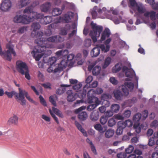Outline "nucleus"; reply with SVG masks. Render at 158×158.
I'll return each instance as SVG.
<instances>
[{"mask_svg": "<svg viewBox=\"0 0 158 158\" xmlns=\"http://www.w3.org/2000/svg\"><path fill=\"white\" fill-rule=\"evenodd\" d=\"M111 41V39L109 38L106 40L104 43L106 45L105 47L104 44H101L96 45V47H94L91 51L90 55L92 57H96L98 56L100 54V49L102 52L106 53L108 52L110 49L109 43Z\"/></svg>", "mask_w": 158, "mask_h": 158, "instance_id": "f257e3e1", "label": "nucleus"}, {"mask_svg": "<svg viewBox=\"0 0 158 158\" xmlns=\"http://www.w3.org/2000/svg\"><path fill=\"white\" fill-rule=\"evenodd\" d=\"M92 29L89 33V35L91 37L94 43H96L97 39L99 38L100 35L103 29V27L101 25H98L96 23L92 21L90 24Z\"/></svg>", "mask_w": 158, "mask_h": 158, "instance_id": "f03ea898", "label": "nucleus"}, {"mask_svg": "<svg viewBox=\"0 0 158 158\" xmlns=\"http://www.w3.org/2000/svg\"><path fill=\"white\" fill-rule=\"evenodd\" d=\"M122 70L123 72H125L126 76L127 77L132 79L133 78L134 76H135V79L136 81V88L137 89H138L139 91L141 93V94H142L143 92L142 90L138 88V81L139 80V77H138L136 76L135 72L134 70L132 68H131V69H129L127 67L124 66H123L122 68ZM139 96L140 98H141L142 97V94H141L140 95H139Z\"/></svg>", "mask_w": 158, "mask_h": 158, "instance_id": "7ed1b4c3", "label": "nucleus"}, {"mask_svg": "<svg viewBox=\"0 0 158 158\" xmlns=\"http://www.w3.org/2000/svg\"><path fill=\"white\" fill-rule=\"evenodd\" d=\"M48 46L46 45H38L34 47L33 50L31 52L35 57L36 61H39L42 57L44 54L42 53L43 51L45 50L46 47Z\"/></svg>", "mask_w": 158, "mask_h": 158, "instance_id": "20e7f679", "label": "nucleus"}, {"mask_svg": "<svg viewBox=\"0 0 158 158\" xmlns=\"http://www.w3.org/2000/svg\"><path fill=\"white\" fill-rule=\"evenodd\" d=\"M19 93H18L15 91L13 90L11 92L6 91L5 92V94L9 98H12L14 95H15V98L16 99H22V102L23 104H24V98L22 93V89L20 88H19Z\"/></svg>", "mask_w": 158, "mask_h": 158, "instance_id": "39448f33", "label": "nucleus"}, {"mask_svg": "<svg viewBox=\"0 0 158 158\" xmlns=\"http://www.w3.org/2000/svg\"><path fill=\"white\" fill-rule=\"evenodd\" d=\"M13 21L16 23H22L27 24L29 23L28 16L24 15H16L13 19Z\"/></svg>", "mask_w": 158, "mask_h": 158, "instance_id": "423d86ee", "label": "nucleus"}, {"mask_svg": "<svg viewBox=\"0 0 158 158\" xmlns=\"http://www.w3.org/2000/svg\"><path fill=\"white\" fill-rule=\"evenodd\" d=\"M86 108L85 106H83L76 109L75 112L79 113L78 117L80 121H83L86 120L88 118V114L85 111H81Z\"/></svg>", "mask_w": 158, "mask_h": 158, "instance_id": "0eeeda50", "label": "nucleus"}, {"mask_svg": "<svg viewBox=\"0 0 158 158\" xmlns=\"http://www.w3.org/2000/svg\"><path fill=\"white\" fill-rule=\"evenodd\" d=\"M16 68L18 71L22 75H24V72L28 70L26 64L21 61L16 62Z\"/></svg>", "mask_w": 158, "mask_h": 158, "instance_id": "6e6552de", "label": "nucleus"}, {"mask_svg": "<svg viewBox=\"0 0 158 158\" xmlns=\"http://www.w3.org/2000/svg\"><path fill=\"white\" fill-rule=\"evenodd\" d=\"M74 16V13L73 12L71 11H69L67 13L64 15L63 17H60L58 22L59 23L64 21L66 23H69L73 18Z\"/></svg>", "mask_w": 158, "mask_h": 158, "instance_id": "1a4fd4ad", "label": "nucleus"}, {"mask_svg": "<svg viewBox=\"0 0 158 158\" xmlns=\"http://www.w3.org/2000/svg\"><path fill=\"white\" fill-rule=\"evenodd\" d=\"M35 42L37 45H46L48 46L46 47L45 50L43 52V54H47L48 56L50 55L52 53L51 51L49 49H47V48H48L50 47V46L47 44V42L45 40H35Z\"/></svg>", "mask_w": 158, "mask_h": 158, "instance_id": "9d476101", "label": "nucleus"}, {"mask_svg": "<svg viewBox=\"0 0 158 158\" xmlns=\"http://www.w3.org/2000/svg\"><path fill=\"white\" fill-rule=\"evenodd\" d=\"M12 3L10 0H4L0 7L1 10L3 11L9 10L11 7Z\"/></svg>", "mask_w": 158, "mask_h": 158, "instance_id": "9b49d317", "label": "nucleus"}, {"mask_svg": "<svg viewBox=\"0 0 158 158\" xmlns=\"http://www.w3.org/2000/svg\"><path fill=\"white\" fill-rule=\"evenodd\" d=\"M44 16L43 14L38 13L37 12L34 11L33 12L32 16H28L29 23L33 21L35 19H40L39 21L41 23V22L43 21Z\"/></svg>", "mask_w": 158, "mask_h": 158, "instance_id": "f8f14e48", "label": "nucleus"}, {"mask_svg": "<svg viewBox=\"0 0 158 158\" xmlns=\"http://www.w3.org/2000/svg\"><path fill=\"white\" fill-rule=\"evenodd\" d=\"M87 102L89 104H91L94 102L97 98L95 96V94L94 90L91 89L89 90L87 93Z\"/></svg>", "mask_w": 158, "mask_h": 158, "instance_id": "ddd939ff", "label": "nucleus"}, {"mask_svg": "<svg viewBox=\"0 0 158 158\" xmlns=\"http://www.w3.org/2000/svg\"><path fill=\"white\" fill-rule=\"evenodd\" d=\"M111 34V32L110 30L108 28H106L101 34V38L99 41L101 42H102L105 40L106 38H108L107 39L110 38L111 39V38H109Z\"/></svg>", "mask_w": 158, "mask_h": 158, "instance_id": "4468645a", "label": "nucleus"}, {"mask_svg": "<svg viewBox=\"0 0 158 158\" xmlns=\"http://www.w3.org/2000/svg\"><path fill=\"white\" fill-rule=\"evenodd\" d=\"M68 96L67 99L68 102H72L74 101L77 97V94L73 92L72 90H69L67 92Z\"/></svg>", "mask_w": 158, "mask_h": 158, "instance_id": "2eb2a0df", "label": "nucleus"}, {"mask_svg": "<svg viewBox=\"0 0 158 158\" xmlns=\"http://www.w3.org/2000/svg\"><path fill=\"white\" fill-rule=\"evenodd\" d=\"M71 26L68 23L66 24L65 25L60 29V34L63 35H66L70 31Z\"/></svg>", "mask_w": 158, "mask_h": 158, "instance_id": "dca6fc26", "label": "nucleus"}, {"mask_svg": "<svg viewBox=\"0 0 158 158\" xmlns=\"http://www.w3.org/2000/svg\"><path fill=\"white\" fill-rule=\"evenodd\" d=\"M70 86V85L61 84L60 87L56 90V94L58 95L63 94L66 91V87H69Z\"/></svg>", "mask_w": 158, "mask_h": 158, "instance_id": "f3484780", "label": "nucleus"}, {"mask_svg": "<svg viewBox=\"0 0 158 158\" xmlns=\"http://www.w3.org/2000/svg\"><path fill=\"white\" fill-rule=\"evenodd\" d=\"M144 15L146 17H150L152 21H154L156 19V12L152 10L150 12L147 11L144 13Z\"/></svg>", "mask_w": 158, "mask_h": 158, "instance_id": "a211bd4d", "label": "nucleus"}, {"mask_svg": "<svg viewBox=\"0 0 158 158\" xmlns=\"http://www.w3.org/2000/svg\"><path fill=\"white\" fill-rule=\"evenodd\" d=\"M115 98L118 100H121L123 96L122 92L119 90L116 89L113 92Z\"/></svg>", "mask_w": 158, "mask_h": 158, "instance_id": "6ab92c4d", "label": "nucleus"}, {"mask_svg": "<svg viewBox=\"0 0 158 158\" xmlns=\"http://www.w3.org/2000/svg\"><path fill=\"white\" fill-rule=\"evenodd\" d=\"M99 117V113L98 111H93L90 114V119L93 121L98 120Z\"/></svg>", "mask_w": 158, "mask_h": 158, "instance_id": "aec40b11", "label": "nucleus"}, {"mask_svg": "<svg viewBox=\"0 0 158 158\" xmlns=\"http://www.w3.org/2000/svg\"><path fill=\"white\" fill-rule=\"evenodd\" d=\"M52 21V18L51 16H44L43 18V21L41 23L43 24L46 25L51 23Z\"/></svg>", "mask_w": 158, "mask_h": 158, "instance_id": "412c9836", "label": "nucleus"}, {"mask_svg": "<svg viewBox=\"0 0 158 158\" xmlns=\"http://www.w3.org/2000/svg\"><path fill=\"white\" fill-rule=\"evenodd\" d=\"M50 6V3L47 2L42 5L40 6V8L42 12H46L49 10Z\"/></svg>", "mask_w": 158, "mask_h": 158, "instance_id": "4be33fe9", "label": "nucleus"}, {"mask_svg": "<svg viewBox=\"0 0 158 158\" xmlns=\"http://www.w3.org/2000/svg\"><path fill=\"white\" fill-rule=\"evenodd\" d=\"M75 124L77 129L82 133L83 135L85 136H87V134L86 131L85 129L82 128V126L77 121L75 120Z\"/></svg>", "mask_w": 158, "mask_h": 158, "instance_id": "5701e85b", "label": "nucleus"}, {"mask_svg": "<svg viewBox=\"0 0 158 158\" xmlns=\"http://www.w3.org/2000/svg\"><path fill=\"white\" fill-rule=\"evenodd\" d=\"M110 19L113 21L115 24H118L120 23V21L122 19V18L121 16L117 17V16L114 15L111 16Z\"/></svg>", "mask_w": 158, "mask_h": 158, "instance_id": "b1692460", "label": "nucleus"}, {"mask_svg": "<svg viewBox=\"0 0 158 158\" xmlns=\"http://www.w3.org/2000/svg\"><path fill=\"white\" fill-rule=\"evenodd\" d=\"M31 0H20L17 4V5L20 8H23L27 5L30 2Z\"/></svg>", "mask_w": 158, "mask_h": 158, "instance_id": "393cba45", "label": "nucleus"}, {"mask_svg": "<svg viewBox=\"0 0 158 158\" xmlns=\"http://www.w3.org/2000/svg\"><path fill=\"white\" fill-rule=\"evenodd\" d=\"M18 118L15 114H13V116L9 119L8 122L9 123L13 124L15 125H17L18 123Z\"/></svg>", "mask_w": 158, "mask_h": 158, "instance_id": "a878e982", "label": "nucleus"}, {"mask_svg": "<svg viewBox=\"0 0 158 158\" xmlns=\"http://www.w3.org/2000/svg\"><path fill=\"white\" fill-rule=\"evenodd\" d=\"M22 93L23 94V97L24 98V99L23 100H24V104H23L22 103V102H23V100L19 99V100H20L21 101V105H22L23 106H25L26 105V99H25L24 96H25L26 97V98L27 99H28V100L29 99L31 98H30V96H29L28 92L27 91H26V90H22Z\"/></svg>", "mask_w": 158, "mask_h": 158, "instance_id": "bb28decb", "label": "nucleus"}, {"mask_svg": "<svg viewBox=\"0 0 158 158\" xmlns=\"http://www.w3.org/2000/svg\"><path fill=\"white\" fill-rule=\"evenodd\" d=\"M94 127L96 130L101 133H103L105 131L103 127L99 123H97L94 126Z\"/></svg>", "mask_w": 158, "mask_h": 158, "instance_id": "cd10ccee", "label": "nucleus"}, {"mask_svg": "<svg viewBox=\"0 0 158 158\" xmlns=\"http://www.w3.org/2000/svg\"><path fill=\"white\" fill-rule=\"evenodd\" d=\"M101 67L98 65L94 67L92 70V73L93 75H98L101 71Z\"/></svg>", "mask_w": 158, "mask_h": 158, "instance_id": "c85d7f7f", "label": "nucleus"}, {"mask_svg": "<svg viewBox=\"0 0 158 158\" xmlns=\"http://www.w3.org/2000/svg\"><path fill=\"white\" fill-rule=\"evenodd\" d=\"M121 90L123 92V95L124 97L128 96L129 94V91L127 87L123 85L121 86Z\"/></svg>", "mask_w": 158, "mask_h": 158, "instance_id": "c756f323", "label": "nucleus"}, {"mask_svg": "<svg viewBox=\"0 0 158 158\" xmlns=\"http://www.w3.org/2000/svg\"><path fill=\"white\" fill-rule=\"evenodd\" d=\"M39 40H45L47 41V43L48 42H55L56 43V35L53 36H51L47 38L44 39H44L40 38Z\"/></svg>", "mask_w": 158, "mask_h": 158, "instance_id": "7c9ffc66", "label": "nucleus"}, {"mask_svg": "<svg viewBox=\"0 0 158 158\" xmlns=\"http://www.w3.org/2000/svg\"><path fill=\"white\" fill-rule=\"evenodd\" d=\"M111 58L110 57H108L106 58L104 61V64L102 65V68L106 69L111 63Z\"/></svg>", "mask_w": 158, "mask_h": 158, "instance_id": "2f4dec72", "label": "nucleus"}, {"mask_svg": "<svg viewBox=\"0 0 158 158\" xmlns=\"http://www.w3.org/2000/svg\"><path fill=\"white\" fill-rule=\"evenodd\" d=\"M33 11V7L32 6H28L26 7L23 11L24 14H30V16L32 15V13L34 12Z\"/></svg>", "mask_w": 158, "mask_h": 158, "instance_id": "473e14b6", "label": "nucleus"}, {"mask_svg": "<svg viewBox=\"0 0 158 158\" xmlns=\"http://www.w3.org/2000/svg\"><path fill=\"white\" fill-rule=\"evenodd\" d=\"M31 29L33 31L35 32L36 31L39 29L41 27V26L39 23L34 22L32 25Z\"/></svg>", "mask_w": 158, "mask_h": 158, "instance_id": "72a5a7b5", "label": "nucleus"}, {"mask_svg": "<svg viewBox=\"0 0 158 158\" xmlns=\"http://www.w3.org/2000/svg\"><path fill=\"white\" fill-rule=\"evenodd\" d=\"M67 60H62L61 61L60 63L59 64L58 66L60 69V70H63V69L66 68L67 66L68 63Z\"/></svg>", "mask_w": 158, "mask_h": 158, "instance_id": "f704fd0d", "label": "nucleus"}, {"mask_svg": "<svg viewBox=\"0 0 158 158\" xmlns=\"http://www.w3.org/2000/svg\"><path fill=\"white\" fill-rule=\"evenodd\" d=\"M62 13V10L59 8H54L52 12V15L54 16L60 15Z\"/></svg>", "mask_w": 158, "mask_h": 158, "instance_id": "c9c22d12", "label": "nucleus"}, {"mask_svg": "<svg viewBox=\"0 0 158 158\" xmlns=\"http://www.w3.org/2000/svg\"><path fill=\"white\" fill-rule=\"evenodd\" d=\"M98 7L97 6H94L91 11V14L92 15V18L93 19H96L98 17V13L97 12V10Z\"/></svg>", "mask_w": 158, "mask_h": 158, "instance_id": "e433bc0d", "label": "nucleus"}, {"mask_svg": "<svg viewBox=\"0 0 158 158\" xmlns=\"http://www.w3.org/2000/svg\"><path fill=\"white\" fill-rule=\"evenodd\" d=\"M141 117L142 114L139 113H138L133 116V120L135 122H138Z\"/></svg>", "mask_w": 158, "mask_h": 158, "instance_id": "4c0bfd02", "label": "nucleus"}, {"mask_svg": "<svg viewBox=\"0 0 158 158\" xmlns=\"http://www.w3.org/2000/svg\"><path fill=\"white\" fill-rule=\"evenodd\" d=\"M114 131L110 129H108L105 133V136L106 138H109L112 137L114 134Z\"/></svg>", "mask_w": 158, "mask_h": 158, "instance_id": "58836bf2", "label": "nucleus"}, {"mask_svg": "<svg viewBox=\"0 0 158 158\" xmlns=\"http://www.w3.org/2000/svg\"><path fill=\"white\" fill-rule=\"evenodd\" d=\"M57 59L55 57L50 58L48 60V64L51 66H55Z\"/></svg>", "mask_w": 158, "mask_h": 158, "instance_id": "ea45409f", "label": "nucleus"}, {"mask_svg": "<svg viewBox=\"0 0 158 158\" xmlns=\"http://www.w3.org/2000/svg\"><path fill=\"white\" fill-rule=\"evenodd\" d=\"M124 86L127 87L130 89L131 91L132 92L134 88V84L131 82H125L124 83Z\"/></svg>", "mask_w": 158, "mask_h": 158, "instance_id": "a19ab883", "label": "nucleus"}, {"mask_svg": "<svg viewBox=\"0 0 158 158\" xmlns=\"http://www.w3.org/2000/svg\"><path fill=\"white\" fill-rule=\"evenodd\" d=\"M85 88H85V86L83 88L82 91H81V93H79L78 94H77V96L81 98H82L85 97L87 93V91L85 89Z\"/></svg>", "mask_w": 158, "mask_h": 158, "instance_id": "79ce46f5", "label": "nucleus"}, {"mask_svg": "<svg viewBox=\"0 0 158 158\" xmlns=\"http://www.w3.org/2000/svg\"><path fill=\"white\" fill-rule=\"evenodd\" d=\"M93 77L92 76H89L86 78L85 80L86 84L85 86V88H88V86L90 85V83L93 80Z\"/></svg>", "mask_w": 158, "mask_h": 158, "instance_id": "37998d69", "label": "nucleus"}, {"mask_svg": "<svg viewBox=\"0 0 158 158\" xmlns=\"http://www.w3.org/2000/svg\"><path fill=\"white\" fill-rule=\"evenodd\" d=\"M120 108L119 106L117 104H114L112 105L111 110L114 113L117 112Z\"/></svg>", "mask_w": 158, "mask_h": 158, "instance_id": "c03bdc74", "label": "nucleus"}, {"mask_svg": "<svg viewBox=\"0 0 158 158\" xmlns=\"http://www.w3.org/2000/svg\"><path fill=\"white\" fill-rule=\"evenodd\" d=\"M75 55L73 54H71L69 55L67 58V60L68 62L70 61V63H72V64H73L74 62L73 61V60L74 57Z\"/></svg>", "mask_w": 158, "mask_h": 158, "instance_id": "a18cd8bd", "label": "nucleus"}, {"mask_svg": "<svg viewBox=\"0 0 158 158\" xmlns=\"http://www.w3.org/2000/svg\"><path fill=\"white\" fill-rule=\"evenodd\" d=\"M82 86V84L81 83H80L78 84H76L74 85L73 86V89L77 92L81 90V87Z\"/></svg>", "mask_w": 158, "mask_h": 158, "instance_id": "49530a36", "label": "nucleus"}, {"mask_svg": "<svg viewBox=\"0 0 158 158\" xmlns=\"http://www.w3.org/2000/svg\"><path fill=\"white\" fill-rule=\"evenodd\" d=\"M111 97L110 94H102L101 96V99L102 100L104 101L105 100H107V99H110Z\"/></svg>", "mask_w": 158, "mask_h": 158, "instance_id": "de8ad7c7", "label": "nucleus"}, {"mask_svg": "<svg viewBox=\"0 0 158 158\" xmlns=\"http://www.w3.org/2000/svg\"><path fill=\"white\" fill-rule=\"evenodd\" d=\"M116 123V121L113 118L110 119L108 122V126L109 127H112L114 126Z\"/></svg>", "mask_w": 158, "mask_h": 158, "instance_id": "09e8293b", "label": "nucleus"}, {"mask_svg": "<svg viewBox=\"0 0 158 158\" xmlns=\"http://www.w3.org/2000/svg\"><path fill=\"white\" fill-rule=\"evenodd\" d=\"M117 126L120 127V128L124 129L126 127V125L125 123V121L123 122V121H119L117 123Z\"/></svg>", "mask_w": 158, "mask_h": 158, "instance_id": "8fccbe9b", "label": "nucleus"}, {"mask_svg": "<svg viewBox=\"0 0 158 158\" xmlns=\"http://www.w3.org/2000/svg\"><path fill=\"white\" fill-rule=\"evenodd\" d=\"M134 149V147L132 145H130L128 147L125 149V152L126 153L129 154L131 153Z\"/></svg>", "mask_w": 158, "mask_h": 158, "instance_id": "3c124183", "label": "nucleus"}, {"mask_svg": "<svg viewBox=\"0 0 158 158\" xmlns=\"http://www.w3.org/2000/svg\"><path fill=\"white\" fill-rule=\"evenodd\" d=\"M40 101V103L44 106H47V104L44 99L43 98L42 96L40 95L39 97Z\"/></svg>", "mask_w": 158, "mask_h": 158, "instance_id": "603ef678", "label": "nucleus"}, {"mask_svg": "<svg viewBox=\"0 0 158 158\" xmlns=\"http://www.w3.org/2000/svg\"><path fill=\"white\" fill-rule=\"evenodd\" d=\"M96 107V106L95 105V104H94V103H92V104H90L87 106V110L89 111H91L94 109Z\"/></svg>", "mask_w": 158, "mask_h": 158, "instance_id": "864d4df0", "label": "nucleus"}, {"mask_svg": "<svg viewBox=\"0 0 158 158\" xmlns=\"http://www.w3.org/2000/svg\"><path fill=\"white\" fill-rule=\"evenodd\" d=\"M91 44V40L90 39H87L84 41V46L88 48L90 46Z\"/></svg>", "mask_w": 158, "mask_h": 158, "instance_id": "5fc2aeb1", "label": "nucleus"}, {"mask_svg": "<svg viewBox=\"0 0 158 158\" xmlns=\"http://www.w3.org/2000/svg\"><path fill=\"white\" fill-rule=\"evenodd\" d=\"M134 127L135 129V132L139 134L140 132L141 131V128L139 126V123L137 125L135 124L134 125Z\"/></svg>", "mask_w": 158, "mask_h": 158, "instance_id": "6e6d98bb", "label": "nucleus"}, {"mask_svg": "<svg viewBox=\"0 0 158 158\" xmlns=\"http://www.w3.org/2000/svg\"><path fill=\"white\" fill-rule=\"evenodd\" d=\"M137 10L139 13H143L145 12V9L141 5L137 6Z\"/></svg>", "mask_w": 158, "mask_h": 158, "instance_id": "4d7b16f0", "label": "nucleus"}, {"mask_svg": "<svg viewBox=\"0 0 158 158\" xmlns=\"http://www.w3.org/2000/svg\"><path fill=\"white\" fill-rule=\"evenodd\" d=\"M108 118L106 116H102L100 118V121L102 124H105L107 122Z\"/></svg>", "mask_w": 158, "mask_h": 158, "instance_id": "13d9d810", "label": "nucleus"}, {"mask_svg": "<svg viewBox=\"0 0 158 158\" xmlns=\"http://www.w3.org/2000/svg\"><path fill=\"white\" fill-rule=\"evenodd\" d=\"M65 52H66L67 54H68V51L67 50H65L63 51L62 50H59L56 52V54L57 56H60L61 55H63V53Z\"/></svg>", "mask_w": 158, "mask_h": 158, "instance_id": "bf43d9fd", "label": "nucleus"}, {"mask_svg": "<svg viewBox=\"0 0 158 158\" xmlns=\"http://www.w3.org/2000/svg\"><path fill=\"white\" fill-rule=\"evenodd\" d=\"M49 112L52 117L54 118L55 121L56 122L57 124H58L59 123L58 118L56 116L55 114L53 113L51 110H49Z\"/></svg>", "mask_w": 158, "mask_h": 158, "instance_id": "052dcab7", "label": "nucleus"}, {"mask_svg": "<svg viewBox=\"0 0 158 158\" xmlns=\"http://www.w3.org/2000/svg\"><path fill=\"white\" fill-rule=\"evenodd\" d=\"M142 119L143 120H145L148 116V111L147 110H144L142 112Z\"/></svg>", "mask_w": 158, "mask_h": 158, "instance_id": "680f3d73", "label": "nucleus"}, {"mask_svg": "<svg viewBox=\"0 0 158 158\" xmlns=\"http://www.w3.org/2000/svg\"><path fill=\"white\" fill-rule=\"evenodd\" d=\"M49 101L54 106H56V101L54 99V97L53 96H51L49 97Z\"/></svg>", "mask_w": 158, "mask_h": 158, "instance_id": "e2e57ef3", "label": "nucleus"}, {"mask_svg": "<svg viewBox=\"0 0 158 158\" xmlns=\"http://www.w3.org/2000/svg\"><path fill=\"white\" fill-rule=\"evenodd\" d=\"M42 85L45 89H51V85L50 83L47 82L42 84Z\"/></svg>", "mask_w": 158, "mask_h": 158, "instance_id": "0e129e2a", "label": "nucleus"}, {"mask_svg": "<svg viewBox=\"0 0 158 158\" xmlns=\"http://www.w3.org/2000/svg\"><path fill=\"white\" fill-rule=\"evenodd\" d=\"M65 4L66 8L69 9H72L74 6L73 3L68 2H65Z\"/></svg>", "mask_w": 158, "mask_h": 158, "instance_id": "69168bd1", "label": "nucleus"}, {"mask_svg": "<svg viewBox=\"0 0 158 158\" xmlns=\"http://www.w3.org/2000/svg\"><path fill=\"white\" fill-rule=\"evenodd\" d=\"M127 153L125 152H121L117 154V157L118 158H125L127 156Z\"/></svg>", "mask_w": 158, "mask_h": 158, "instance_id": "338daca9", "label": "nucleus"}, {"mask_svg": "<svg viewBox=\"0 0 158 158\" xmlns=\"http://www.w3.org/2000/svg\"><path fill=\"white\" fill-rule=\"evenodd\" d=\"M110 81L113 85H116L118 83V81L114 77H110Z\"/></svg>", "mask_w": 158, "mask_h": 158, "instance_id": "774afa93", "label": "nucleus"}]
</instances>
